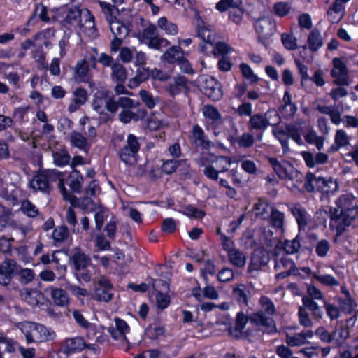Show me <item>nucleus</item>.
I'll use <instances>...</instances> for the list:
<instances>
[{"instance_id":"obj_54","label":"nucleus","mask_w":358,"mask_h":358,"mask_svg":"<svg viewBox=\"0 0 358 358\" xmlns=\"http://www.w3.org/2000/svg\"><path fill=\"white\" fill-rule=\"evenodd\" d=\"M242 0H220L215 6V8L221 13L231 10L234 6H241Z\"/></svg>"},{"instance_id":"obj_10","label":"nucleus","mask_w":358,"mask_h":358,"mask_svg":"<svg viewBox=\"0 0 358 358\" xmlns=\"http://www.w3.org/2000/svg\"><path fill=\"white\" fill-rule=\"evenodd\" d=\"M140 148L137 137L133 134H129L127 136V144L118 151L120 160L126 164H131V159H136Z\"/></svg>"},{"instance_id":"obj_33","label":"nucleus","mask_w":358,"mask_h":358,"mask_svg":"<svg viewBox=\"0 0 358 358\" xmlns=\"http://www.w3.org/2000/svg\"><path fill=\"white\" fill-rule=\"evenodd\" d=\"M229 140L231 145L237 143L239 148H250L255 143V138L253 136L248 132H244L241 136L238 138L231 136Z\"/></svg>"},{"instance_id":"obj_11","label":"nucleus","mask_w":358,"mask_h":358,"mask_svg":"<svg viewBox=\"0 0 358 358\" xmlns=\"http://www.w3.org/2000/svg\"><path fill=\"white\" fill-rule=\"evenodd\" d=\"M270 261L269 253L263 246L256 248L250 257V262L248 266V272L252 273L254 271H259L263 266L268 264Z\"/></svg>"},{"instance_id":"obj_20","label":"nucleus","mask_w":358,"mask_h":358,"mask_svg":"<svg viewBox=\"0 0 358 358\" xmlns=\"http://www.w3.org/2000/svg\"><path fill=\"white\" fill-rule=\"evenodd\" d=\"M338 188L336 180H333L331 177H317L316 179V189L323 196H329L334 194Z\"/></svg>"},{"instance_id":"obj_3","label":"nucleus","mask_w":358,"mask_h":358,"mask_svg":"<svg viewBox=\"0 0 358 358\" xmlns=\"http://www.w3.org/2000/svg\"><path fill=\"white\" fill-rule=\"evenodd\" d=\"M198 20L199 22L196 27V36L206 43L213 46L212 52L215 56H222L223 57L228 55L232 50V48L227 43L216 42L215 31L206 27L201 17H199Z\"/></svg>"},{"instance_id":"obj_26","label":"nucleus","mask_w":358,"mask_h":358,"mask_svg":"<svg viewBox=\"0 0 358 358\" xmlns=\"http://www.w3.org/2000/svg\"><path fill=\"white\" fill-rule=\"evenodd\" d=\"M37 17L43 22L49 23L50 22V18L48 14V8L42 3L35 4L34 11L27 21V26L34 25L36 22Z\"/></svg>"},{"instance_id":"obj_53","label":"nucleus","mask_w":358,"mask_h":358,"mask_svg":"<svg viewBox=\"0 0 358 358\" xmlns=\"http://www.w3.org/2000/svg\"><path fill=\"white\" fill-rule=\"evenodd\" d=\"M17 274L19 276V282L24 285L29 284L32 282L35 278L34 271L31 268H22L17 272Z\"/></svg>"},{"instance_id":"obj_27","label":"nucleus","mask_w":358,"mask_h":358,"mask_svg":"<svg viewBox=\"0 0 358 358\" xmlns=\"http://www.w3.org/2000/svg\"><path fill=\"white\" fill-rule=\"evenodd\" d=\"M74 98L69 104L68 110L70 113L76 112L87 100V92L85 88L78 87L73 92Z\"/></svg>"},{"instance_id":"obj_35","label":"nucleus","mask_w":358,"mask_h":358,"mask_svg":"<svg viewBox=\"0 0 358 358\" xmlns=\"http://www.w3.org/2000/svg\"><path fill=\"white\" fill-rule=\"evenodd\" d=\"M308 45L311 52L317 51L322 45V38L318 29L312 30L308 36Z\"/></svg>"},{"instance_id":"obj_4","label":"nucleus","mask_w":358,"mask_h":358,"mask_svg":"<svg viewBox=\"0 0 358 358\" xmlns=\"http://www.w3.org/2000/svg\"><path fill=\"white\" fill-rule=\"evenodd\" d=\"M141 103L135 101L129 97L120 96L117 99V102L110 101L107 106V110L112 114H115L119 108L122 110L118 115L119 120L123 124L130 123L134 121V111L131 109L136 108L140 106Z\"/></svg>"},{"instance_id":"obj_1","label":"nucleus","mask_w":358,"mask_h":358,"mask_svg":"<svg viewBox=\"0 0 358 358\" xmlns=\"http://www.w3.org/2000/svg\"><path fill=\"white\" fill-rule=\"evenodd\" d=\"M327 213L329 217V229L335 232L336 238L340 237L358 218V205L355 203L352 194H341Z\"/></svg>"},{"instance_id":"obj_23","label":"nucleus","mask_w":358,"mask_h":358,"mask_svg":"<svg viewBox=\"0 0 358 358\" xmlns=\"http://www.w3.org/2000/svg\"><path fill=\"white\" fill-rule=\"evenodd\" d=\"M193 143L197 148L208 150L211 147V141L206 136L203 129L197 124L193 125L192 129Z\"/></svg>"},{"instance_id":"obj_42","label":"nucleus","mask_w":358,"mask_h":358,"mask_svg":"<svg viewBox=\"0 0 358 358\" xmlns=\"http://www.w3.org/2000/svg\"><path fill=\"white\" fill-rule=\"evenodd\" d=\"M99 6L108 24H111L117 21V18L115 15V10L118 11V10L115 6L105 1H99Z\"/></svg>"},{"instance_id":"obj_47","label":"nucleus","mask_w":358,"mask_h":358,"mask_svg":"<svg viewBox=\"0 0 358 358\" xmlns=\"http://www.w3.org/2000/svg\"><path fill=\"white\" fill-rule=\"evenodd\" d=\"M20 211L29 217H36L39 211L36 206L29 200L26 199L21 203Z\"/></svg>"},{"instance_id":"obj_60","label":"nucleus","mask_w":358,"mask_h":358,"mask_svg":"<svg viewBox=\"0 0 358 358\" xmlns=\"http://www.w3.org/2000/svg\"><path fill=\"white\" fill-rule=\"evenodd\" d=\"M263 234L266 243L269 246H273V244L280 243L282 238V236H280L279 234H276V236H274V232L271 227H268V229L265 228L263 231Z\"/></svg>"},{"instance_id":"obj_44","label":"nucleus","mask_w":358,"mask_h":358,"mask_svg":"<svg viewBox=\"0 0 358 358\" xmlns=\"http://www.w3.org/2000/svg\"><path fill=\"white\" fill-rule=\"evenodd\" d=\"M268 203L265 199L259 198L258 201L254 203L252 209L255 211L257 217L266 219L268 216Z\"/></svg>"},{"instance_id":"obj_24","label":"nucleus","mask_w":358,"mask_h":358,"mask_svg":"<svg viewBox=\"0 0 358 358\" xmlns=\"http://www.w3.org/2000/svg\"><path fill=\"white\" fill-rule=\"evenodd\" d=\"M270 217V227L275 234L282 236L285 232V214L276 208H272Z\"/></svg>"},{"instance_id":"obj_2","label":"nucleus","mask_w":358,"mask_h":358,"mask_svg":"<svg viewBox=\"0 0 358 358\" xmlns=\"http://www.w3.org/2000/svg\"><path fill=\"white\" fill-rule=\"evenodd\" d=\"M64 175L63 172L55 169L39 170L34 174L30 186L43 193H50L52 190V183L58 181V188L64 199L73 201L76 197L64 187Z\"/></svg>"},{"instance_id":"obj_12","label":"nucleus","mask_w":358,"mask_h":358,"mask_svg":"<svg viewBox=\"0 0 358 358\" xmlns=\"http://www.w3.org/2000/svg\"><path fill=\"white\" fill-rule=\"evenodd\" d=\"M333 68L331 71V76L335 78L334 83L336 85H348L349 77L348 70L345 63L340 57H335L332 60Z\"/></svg>"},{"instance_id":"obj_64","label":"nucleus","mask_w":358,"mask_h":358,"mask_svg":"<svg viewBox=\"0 0 358 358\" xmlns=\"http://www.w3.org/2000/svg\"><path fill=\"white\" fill-rule=\"evenodd\" d=\"M330 249V244L327 239H322L317 243L315 246V252L320 257H324L327 256Z\"/></svg>"},{"instance_id":"obj_16","label":"nucleus","mask_w":358,"mask_h":358,"mask_svg":"<svg viewBox=\"0 0 358 358\" xmlns=\"http://www.w3.org/2000/svg\"><path fill=\"white\" fill-rule=\"evenodd\" d=\"M159 70H151L145 66H138L136 76L129 79L127 86L130 89H134L139 86L142 83L145 82L150 77L155 79L157 73H160Z\"/></svg>"},{"instance_id":"obj_18","label":"nucleus","mask_w":358,"mask_h":358,"mask_svg":"<svg viewBox=\"0 0 358 358\" xmlns=\"http://www.w3.org/2000/svg\"><path fill=\"white\" fill-rule=\"evenodd\" d=\"M73 78L77 83H87L92 78L89 62L85 59H79L73 69Z\"/></svg>"},{"instance_id":"obj_38","label":"nucleus","mask_w":358,"mask_h":358,"mask_svg":"<svg viewBox=\"0 0 358 358\" xmlns=\"http://www.w3.org/2000/svg\"><path fill=\"white\" fill-rule=\"evenodd\" d=\"M53 162L58 167L68 165L71 161V155L66 148L60 149L52 152Z\"/></svg>"},{"instance_id":"obj_57","label":"nucleus","mask_w":358,"mask_h":358,"mask_svg":"<svg viewBox=\"0 0 358 358\" xmlns=\"http://www.w3.org/2000/svg\"><path fill=\"white\" fill-rule=\"evenodd\" d=\"M66 219L67 223L70 225L71 231L73 234L79 232L78 223L75 210L69 207L66 211Z\"/></svg>"},{"instance_id":"obj_56","label":"nucleus","mask_w":358,"mask_h":358,"mask_svg":"<svg viewBox=\"0 0 358 358\" xmlns=\"http://www.w3.org/2000/svg\"><path fill=\"white\" fill-rule=\"evenodd\" d=\"M259 303L264 308V313L268 315H273L275 313L276 309L272 300L266 296H262L259 299Z\"/></svg>"},{"instance_id":"obj_62","label":"nucleus","mask_w":358,"mask_h":358,"mask_svg":"<svg viewBox=\"0 0 358 358\" xmlns=\"http://www.w3.org/2000/svg\"><path fill=\"white\" fill-rule=\"evenodd\" d=\"M139 96L148 108L152 109L155 108L156 106V101H155L152 94L149 91L141 90L139 92Z\"/></svg>"},{"instance_id":"obj_61","label":"nucleus","mask_w":358,"mask_h":358,"mask_svg":"<svg viewBox=\"0 0 358 358\" xmlns=\"http://www.w3.org/2000/svg\"><path fill=\"white\" fill-rule=\"evenodd\" d=\"M298 317L299 324L304 327H311L313 322L306 309L302 306L299 308Z\"/></svg>"},{"instance_id":"obj_22","label":"nucleus","mask_w":358,"mask_h":358,"mask_svg":"<svg viewBox=\"0 0 358 358\" xmlns=\"http://www.w3.org/2000/svg\"><path fill=\"white\" fill-rule=\"evenodd\" d=\"M32 331L35 333L36 342H46L53 341L55 338V332L50 328L39 323L31 322Z\"/></svg>"},{"instance_id":"obj_9","label":"nucleus","mask_w":358,"mask_h":358,"mask_svg":"<svg viewBox=\"0 0 358 358\" xmlns=\"http://www.w3.org/2000/svg\"><path fill=\"white\" fill-rule=\"evenodd\" d=\"M202 113L204 117L203 125L207 131L215 132L222 125V116L215 106L210 104L204 105Z\"/></svg>"},{"instance_id":"obj_37","label":"nucleus","mask_w":358,"mask_h":358,"mask_svg":"<svg viewBox=\"0 0 358 358\" xmlns=\"http://www.w3.org/2000/svg\"><path fill=\"white\" fill-rule=\"evenodd\" d=\"M250 322L256 326L269 327L273 320L268 317L263 310H258L250 315Z\"/></svg>"},{"instance_id":"obj_21","label":"nucleus","mask_w":358,"mask_h":358,"mask_svg":"<svg viewBox=\"0 0 358 358\" xmlns=\"http://www.w3.org/2000/svg\"><path fill=\"white\" fill-rule=\"evenodd\" d=\"M45 292L51 296L54 303L57 306L64 307L69 303L68 294L62 288L49 286L45 289Z\"/></svg>"},{"instance_id":"obj_63","label":"nucleus","mask_w":358,"mask_h":358,"mask_svg":"<svg viewBox=\"0 0 358 358\" xmlns=\"http://www.w3.org/2000/svg\"><path fill=\"white\" fill-rule=\"evenodd\" d=\"M317 177L313 173L308 172L305 178L304 188L308 193H312L316 188V179Z\"/></svg>"},{"instance_id":"obj_36","label":"nucleus","mask_w":358,"mask_h":358,"mask_svg":"<svg viewBox=\"0 0 358 358\" xmlns=\"http://www.w3.org/2000/svg\"><path fill=\"white\" fill-rule=\"evenodd\" d=\"M183 54L184 52L180 45H173L164 52L163 57L169 64H176Z\"/></svg>"},{"instance_id":"obj_25","label":"nucleus","mask_w":358,"mask_h":358,"mask_svg":"<svg viewBox=\"0 0 358 358\" xmlns=\"http://www.w3.org/2000/svg\"><path fill=\"white\" fill-rule=\"evenodd\" d=\"M81 10L77 6H71L66 13L62 20V24L66 27L78 26L81 24Z\"/></svg>"},{"instance_id":"obj_51","label":"nucleus","mask_w":358,"mask_h":358,"mask_svg":"<svg viewBox=\"0 0 358 358\" xmlns=\"http://www.w3.org/2000/svg\"><path fill=\"white\" fill-rule=\"evenodd\" d=\"M99 186L97 180H92L87 187L85 189V196L83 199V203L86 202V204H89L93 202L92 197L95 196L96 188Z\"/></svg>"},{"instance_id":"obj_43","label":"nucleus","mask_w":358,"mask_h":358,"mask_svg":"<svg viewBox=\"0 0 358 358\" xmlns=\"http://www.w3.org/2000/svg\"><path fill=\"white\" fill-rule=\"evenodd\" d=\"M333 336L334 337V343L337 345H341L350 336L348 327L341 324L333 331Z\"/></svg>"},{"instance_id":"obj_5","label":"nucleus","mask_w":358,"mask_h":358,"mask_svg":"<svg viewBox=\"0 0 358 358\" xmlns=\"http://www.w3.org/2000/svg\"><path fill=\"white\" fill-rule=\"evenodd\" d=\"M91 258L80 248L76 247L71 257L70 263L76 271V275L79 281L88 282L91 280L92 275L87 267L91 264Z\"/></svg>"},{"instance_id":"obj_46","label":"nucleus","mask_w":358,"mask_h":358,"mask_svg":"<svg viewBox=\"0 0 358 358\" xmlns=\"http://www.w3.org/2000/svg\"><path fill=\"white\" fill-rule=\"evenodd\" d=\"M239 69L242 76L248 80L250 84L257 83L260 78L256 75L252 68L247 63L242 62L239 64Z\"/></svg>"},{"instance_id":"obj_17","label":"nucleus","mask_w":358,"mask_h":358,"mask_svg":"<svg viewBox=\"0 0 358 358\" xmlns=\"http://www.w3.org/2000/svg\"><path fill=\"white\" fill-rule=\"evenodd\" d=\"M269 120L266 114L255 113L250 117L248 123L250 131H259L260 133L257 135V139L261 141L264 132L270 125Z\"/></svg>"},{"instance_id":"obj_58","label":"nucleus","mask_w":358,"mask_h":358,"mask_svg":"<svg viewBox=\"0 0 358 358\" xmlns=\"http://www.w3.org/2000/svg\"><path fill=\"white\" fill-rule=\"evenodd\" d=\"M315 334L319 338V339L323 343H331L334 342V337L333 336V331L329 332L326 328L323 326H320L316 329Z\"/></svg>"},{"instance_id":"obj_52","label":"nucleus","mask_w":358,"mask_h":358,"mask_svg":"<svg viewBox=\"0 0 358 358\" xmlns=\"http://www.w3.org/2000/svg\"><path fill=\"white\" fill-rule=\"evenodd\" d=\"M290 10L291 6L287 2L278 1L273 6V13L280 18L287 16Z\"/></svg>"},{"instance_id":"obj_41","label":"nucleus","mask_w":358,"mask_h":358,"mask_svg":"<svg viewBox=\"0 0 358 358\" xmlns=\"http://www.w3.org/2000/svg\"><path fill=\"white\" fill-rule=\"evenodd\" d=\"M301 238L299 234L291 241L285 240L282 245V249L286 254L294 255L298 252L301 248Z\"/></svg>"},{"instance_id":"obj_32","label":"nucleus","mask_w":358,"mask_h":358,"mask_svg":"<svg viewBox=\"0 0 358 358\" xmlns=\"http://www.w3.org/2000/svg\"><path fill=\"white\" fill-rule=\"evenodd\" d=\"M182 165H186L189 167V164L187 163V159H166L163 161L161 169L164 173L171 175L175 173L177 169Z\"/></svg>"},{"instance_id":"obj_39","label":"nucleus","mask_w":358,"mask_h":358,"mask_svg":"<svg viewBox=\"0 0 358 358\" xmlns=\"http://www.w3.org/2000/svg\"><path fill=\"white\" fill-rule=\"evenodd\" d=\"M69 236V230L66 225L57 226L54 228L52 233V238L55 245L65 242Z\"/></svg>"},{"instance_id":"obj_8","label":"nucleus","mask_w":358,"mask_h":358,"mask_svg":"<svg viewBox=\"0 0 358 358\" xmlns=\"http://www.w3.org/2000/svg\"><path fill=\"white\" fill-rule=\"evenodd\" d=\"M227 320L223 322L226 326V330L228 335L234 340H240L241 338V331L243 330L250 321V315L247 316L243 311L236 313L235 325L234 326V320L227 317Z\"/></svg>"},{"instance_id":"obj_29","label":"nucleus","mask_w":358,"mask_h":358,"mask_svg":"<svg viewBox=\"0 0 358 358\" xmlns=\"http://www.w3.org/2000/svg\"><path fill=\"white\" fill-rule=\"evenodd\" d=\"M187 78L185 76H178L174 78L173 83L169 84L166 87L169 95L174 97L176 95L180 94L182 89L187 88Z\"/></svg>"},{"instance_id":"obj_59","label":"nucleus","mask_w":358,"mask_h":358,"mask_svg":"<svg viewBox=\"0 0 358 358\" xmlns=\"http://www.w3.org/2000/svg\"><path fill=\"white\" fill-rule=\"evenodd\" d=\"M185 214L194 219H203L206 216V212L203 210L199 209L196 207L189 204L185 206Z\"/></svg>"},{"instance_id":"obj_50","label":"nucleus","mask_w":358,"mask_h":358,"mask_svg":"<svg viewBox=\"0 0 358 358\" xmlns=\"http://www.w3.org/2000/svg\"><path fill=\"white\" fill-rule=\"evenodd\" d=\"M245 10L241 6H234L229 11V20L233 22L236 25L241 24Z\"/></svg>"},{"instance_id":"obj_6","label":"nucleus","mask_w":358,"mask_h":358,"mask_svg":"<svg viewBox=\"0 0 358 358\" xmlns=\"http://www.w3.org/2000/svg\"><path fill=\"white\" fill-rule=\"evenodd\" d=\"M255 30L257 34L258 43L268 48L271 43V38L277 30L276 22L271 17H262L255 20Z\"/></svg>"},{"instance_id":"obj_30","label":"nucleus","mask_w":358,"mask_h":358,"mask_svg":"<svg viewBox=\"0 0 358 358\" xmlns=\"http://www.w3.org/2000/svg\"><path fill=\"white\" fill-rule=\"evenodd\" d=\"M21 296L31 306H36L43 299V294L36 289H25L21 291Z\"/></svg>"},{"instance_id":"obj_45","label":"nucleus","mask_w":358,"mask_h":358,"mask_svg":"<svg viewBox=\"0 0 358 358\" xmlns=\"http://www.w3.org/2000/svg\"><path fill=\"white\" fill-rule=\"evenodd\" d=\"M337 301L340 306L341 311L345 314H351L357 306L355 300L352 297L342 298L338 297Z\"/></svg>"},{"instance_id":"obj_49","label":"nucleus","mask_w":358,"mask_h":358,"mask_svg":"<svg viewBox=\"0 0 358 358\" xmlns=\"http://www.w3.org/2000/svg\"><path fill=\"white\" fill-rule=\"evenodd\" d=\"M146 45L150 49L161 51L162 48L168 47L170 42L167 39L156 35L154 38H150Z\"/></svg>"},{"instance_id":"obj_55","label":"nucleus","mask_w":358,"mask_h":358,"mask_svg":"<svg viewBox=\"0 0 358 358\" xmlns=\"http://www.w3.org/2000/svg\"><path fill=\"white\" fill-rule=\"evenodd\" d=\"M281 41L283 46L289 50H294L297 48L296 38L292 34L282 33Z\"/></svg>"},{"instance_id":"obj_31","label":"nucleus","mask_w":358,"mask_h":358,"mask_svg":"<svg viewBox=\"0 0 358 358\" xmlns=\"http://www.w3.org/2000/svg\"><path fill=\"white\" fill-rule=\"evenodd\" d=\"M232 296L240 306H248L250 292L245 285L240 284L234 287L232 290Z\"/></svg>"},{"instance_id":"obj_28","label":"nucleus","mask_w":358,"mask_h":358,"mask_svg":"<svg viewBox=\"0 0 358 358\" xmlns=\"http://www.w3.org/2000/svg\"><path fill=\"white\" fill-rule=\"evenodd\" d=\"M86 347V343L80 336L68 338L66 340L64 351L67 355L79 352Z\"/></svg>"},{"instance_id":"obj_7","label":"nucleus","mask_w":358,"mask_h":358,"mask_svg":"<svg viewBox=\"0 0 358 358\" xmlns=\"http://www.w3.org/2000/svg\"><path fill=\"white\" fill-rule=\"evenodd\" d=\"M268 162L272 166L273 171L281 180H292L297 178L299 175H301L292 163L287 160L280 162L275 157H269Z\"/></svg>"},{"instance_id":"obj_34","label":"nucleus","mask_w":358,"mask_h":358,"mask_svg":"<svg viewBox=\"0 0 358 358\" xmlns=\"http://www.w3.org/2000/svg\"><path fill=\"white\" fill-rule=\"evenodd\" d=\"M111 78L115 82L125 83L127 78V71L123 64L115 62L111 67Z\"/></svg>"},{"instance_id":"obj_40","label":"nucleus","mask_w":358,"mask_h":358,"mask_svg":"<svg viewBox=\"0 0 358 358\" xmlns=\"http://www.w3.org/2000/svg\"><path fill=\"white\" fill-rule=\"evenodd\" d=\"M230 263L237 267L243 268L246 262V257L243 252L238 249H234L229 251L227 254Z\"/></svg>"},{"instance_id":"obj_48","label":"nucleus","mask_w":358,"mask_h":358,"mask_svg":"<svg viewBox=\"0 0 358 358\" xmlns=\"http://www.w3.org/2000/svg\"><path fill=\"white\" fill-rule=\"evenodd\" d=\"M71 145L80 150L87 152L90 150V145L87 144V138L80 133H76L71 137Z\"/></svg>"},{"instance_id":"obj_15","label":"nucleus","mask_w":358,"mask_h":358,"mask_svg":"<svg viewBox=\"0 0 358 358\" xmlns=\"http://www.w3.org/2000/svg\"><path fill=\"white\" fill-rule=\"evenodd\" d=\"M17 264L15 260L6 258L0 264V285H8L17 274Z\"/></svg>"},{"instance_id":"obj_14","label":"nucleus","mask_w":358,"mask_h":358,"mask_svg":"<svg viewBox=\"0 0 358 358\" xmlns=\"http://www.w3.org/2000/svg\"><path fill=\"white\" fill-rule=\"evenodd\" d=\"M288 210L295 218L299 231H303L311 219V215L300 203H294L288 206Z\"/></svg>"},{"instance_id":"obj_19","label":"nucleus","mask_w":358,"mask_h":358,"mask_svg":"<svg viewBox=\"0 0 358 358\" xmlns=\"http://www.w3.org/2000/svg\"><path fill=\"white\" fill-rule=\"evenodd\" d=\"M64 185H67L72 194H80L82 192V185L84 182V177L80 171L77 169L71 170V171L66 174L64 173ZM66 187V186H64Z\"/></svg>"},{"instance_id":"obj_13","label":"nucleus","mask_w":358,"mask_h":358,"mask_svg":"<svg viewBox=\"0 0 358 358\" xmlns=\"http://www.w3.org/2000/svg\"><path fill=\"white\" fill-rule=\"evenodd\" d=\"M202 92L213 101H220L223 96L221 83L212 76L206 78L203 81Z\"/></svg>"}]
</instances>
